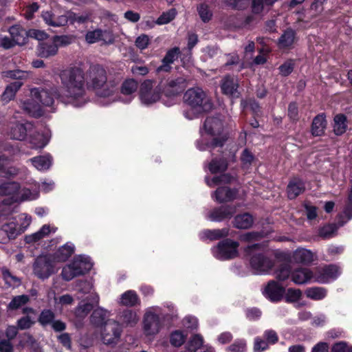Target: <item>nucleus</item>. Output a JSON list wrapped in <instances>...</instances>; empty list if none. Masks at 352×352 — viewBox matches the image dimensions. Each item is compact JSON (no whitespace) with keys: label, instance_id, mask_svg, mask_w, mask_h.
Instances as JSON below:
<instances>
[{"label":"nucleus","instance_id":"a878e982","mask_svg":"<svg viewBox=\"0 0 352 352\" xmlns=\"http://www.w3.org/2000/svg\"><path fill=\"white\" fill-rule=\"evenodd\" d=\"M305 189V186L303 181L299 178H294L287 185V196L290 199H295L302 193Z\"/></svg>","mask_w":352,"mask_h":352},{"label":"nucleus","instance_id":"7ed1b4c3","mask_svg":"<svg viewBox=\"0 0 352 352\" xmlns=\"http://www.w3.org/2000/svg\"><path fill=\"white\" fill-rule=\"evenodd\" d=\"M223 124L220 119L208 117L200 129L201 138L197 141V147L200 151L221 146L226 141L225 135H221Z\"/></svg>","mask_w":352,"mask_h":352},{"label":"nucleus","instance_id":"a18cd8bd","mask_svg":"<svg viewBox=\"0 0 352 352\" xmlns=\"http://www.w3.org/2000/svg\"><path fill=\"white\" fill-rule=\"evenodd\" d=\"M181 82L180 79L169 81L165 90V95L168 97H173L179 94L182 90L180 86Z\"/></svg>","mask_w":352,"mask_h":352},{"label":"nucleus","instance_id":"a19ab883","mask_svg":"<svg viewBox=\"0 0 352 352\" xmlns=\"http://www.w3.org/2000/svg\"><path fill=\"white\" fill-rule=\"evenodd\" d=\"M333 131L337 135L345 133L347 128L346 118L343 114H338L333 119Z\"/></svg>","mask_w":352,"mask_h":352},{"label":"nucleus","instance_id":"49530a36","mask_svg":"<svg viewBox=\"0 0 352 352\" xmlns=\"http://www.w3.org/2000/svg\"><path fill=\"white\" fill-rule=\"evenodd\" d=\"M30 300V298L27 295H19L14 296L8 305L10 310H16L27 304Z\"/></svg>","mask_w":352,"mask_h":352},{"label":"nucleus","instance_id":"864d4df0","mask_svg":"<svg viewBox=\"0 0 352 352\" xmlns=\"http://www.w3.org/2000/svg\"><path fill=\"white\" fill-rule=\"evenodd\" d=\"M55 318L54 313L50 309H43L38 318V322L43 327L51 324Z\"/></svg>","mask_w":352,"mask_h":352},{"label":"nucleus","instance_id":"7c9ffc66","mask_svg":"<svg viewBox=\"0 0 352 352\" xmlns=\"http://www.w3.org/2000/svg\"><path fill=\"white\" fill-rule=\"evenodd\" d=\"M253 223L254 217L248 212L237 214L233 220V226L237 229H248L252 227Z\"/></svg>","mask_w":352,"mask_h":352},{"label":"nucleus","instance_id":"f8f14e48","mask_svg":"<svg viewBox=\"0 0 352 352\" xmlns=\"http://www.w3.org/2000/svg\"><path fill=\"white\" fill-rule=\"evenodd\" d=\"M21 234L16 221L12 217L10 218L0 228V243H7Z\"/></svg>","mask_w":352,"mask_h":352},{"label":"nucleus","instance_id":"cd10ccee","mask_svg":"<svg viewBox=\"0 0 352 352\" xmlns=\"http://www.w3.org/2000/svg\"><path fill=\"white\" fill-rule=\"evenodd\" d=\"M32 165L39 171H46L52 165L53 159L50 154L40 155L31 158Z\"/></svg>","mask_w":352,"mask_h":352},{"label":"nucleus","instance_id":"de8ad7c7","mask_svg":"<svg viewBox=\"0 0 352 352\" xmlns=\"http://www.w3.org/2000/svg\"><path fill=\"white\" fill-rule=\"evenodd\" d=\"M12 39L16 44H22L25 40V30L19 25H13L9 29Z\"/></svg>","mask_w":352,"mask_h":352},{"label":"nucleus","instance_id":"2eb2a0df","mask_svg":"<svg viewBox=\"0 0 352 352\" xmlns=\"http://www.w3.org/2000/svg\"><path fill=\"white\" fill-rule=\"evenodd\" d=\"M99 302V296L96 294H90L86 296L74 309L76 317L79 318H85L93 309L94 305Z\"/></svg>","mask_w":352,"mask_h":352},{"label":"nucleus","instance_id":"13d9d810","mask_svg":"<svg viewBox=\"0 0 352 352\" xmlns=\"http://www.w3.org/2000/svg\"><path fill=\"white\" fill-rule=\"evenodd\" d=\"M28 73L25 71L16 69L8 70L2 72V76L6 78L12 79H24L28 78Z\"/></svg>","mask_w":352,"mask_h":352},{"label":"nucleus","instance_id":"09e8293b","mask_svg":"<svg viewBox=\"0 0 352 352\" xmlns=\"http://www.w3.org/2000/svg\"><path fill=\"white\" fill-rule=\"evenodd\" d=\"M10 160L4 156H0V176L7 177L16 174L14 169L9 166Z\"/></svg>","mask_w":352,"mask_h":352},{"label":"nucleus","instance_id":"f03ea898","mask_svg":"<svg viewBox=\"0 0 352 352\" xmlns=\"http://www.w3.org/2000/svg\"><path fill=\"white\" fill-rule=\"evenodd\" d=\"M84 76V84L87 83L89 87L95 90L96 94L100 98H112L111 102L116 100L113 97L118 90L119 79L113 78L107 74V70L100 65H93L86 72ZM85 87V85H84ZM86 90V89L85 88ZM85 96L87 94L85 93ZM87 97V96H86ZM88 99V98H87Z\"/></svg>","mask_w":352,"mask_h":352},{"label":"nucleus","instance_id":"393cba45","mask_svg":"<svg viewBox=\"0 0 352 352\" xmlns=\"http://www.w3.org/2000/svg\"><path fill=\"white\" fill-rule=\"evenodd\" d=\"M51 138V132L45 129L42 132H38L31 137L30 143L35 148H42L45 147Z\"/></svg>","mask_w":352,"mask_h":352},{"label":"nucleus","instance_id":"c9c22d12","mask_svg":"<svg viewBox=\"0 0 352 352\" xmlns=\"http://www.w3.org/2000/svg\"><path fill=\"white\" fill-rule=\"evenodd\" d=\"M109 316V311L102 307H98L93 311L90 320L91 323L94 325L103 327L105 322L109 320H107Z\"/></svg>","mask_w":352,"mask_h":352},{"label":"nucleus","instance_id":"603ef678","mask_svg":"<svg viewBox=\"0 0 352 352\" xmlns=\"http://www.w3.org/2000/svg\"><path fill=\"white\" fill-rule=\"evenodd\" d=\"M232 177L228 175V174H223L220 176H215L212 179H209L208 177H206V182L207 185L210 187H214L217 185L221 184H227L230 182Z\"/></svg>","mask_w":352,"mask_h":352},{"label":"nucleus","instance_id":"0eeeda50","mask_svg":"<svg viewBox=\"0 0 352 352\" xmlns=\"http://www.w3.org/2000/svg\"><path fill=\"white\" fill-rule=\"evenodd\" d=\"M139 96L142 104L152 105L161 100L162 87L155 80H145L140 85Z\"/></svg>","mask_w":352,"mask_h":352},{"label":"nucleus","instance_id":"423d86ee","mask_svg":"<svg viewBox=\"0 0 352 352\" xmlns=\"http://www.w3.org/2000/svg\"><path fill=\"white\" fill-rule=\"evenodd\" d=\"M247 255L250 256V265L254 274L267 272L273 267L272 260L265 256L260 250V245L254 244L245 249Z\"/></svg>","mask_w":352,"mask_h":352},{"label":"nucleus","instance_id":"9b49d317","mask_svg":"<svg viewBox=\"0 0 352 352\" xmlns=\"http://www.w3.org/2000/svg\"><path fill=\"white\" fill-rule=\"evenodd\" d=\"M122 333L120 324L115 320H108L101 329V339L104 344L114 345L118 343Z\"/></svg>","mask_w":352,"mask_h":352},{"label":"nucleus","instance_id":"b1692460","mask_svg":"<svg viewBox=\"0 0 352 352\" xmlns=\"http://www.w3.org/2000/svg\"><path fill=\"white\" fill-rule=\"evenodd\" d=\"M23 82L15 81L8 85L1 96V101L3 104H8L14 100L17 91L21 89Z\"/></svg>","mask_w":352,"mask_h":352},{"label":"nucleus","instance_id":"f704fd0d","mask_svg":"<svg viewBox=\"0 0 352 352\" xmlns=\"http://www.w3.org/2000/svg\"><path fill=\"white\" fill-rule=\"evenodd\" d=\"M327 126V121L324 114L316 116L311 124V133L314 136H320L324 133Z\"/></svg>","mask_w":352,"mask_h":352},{"label":"nucleus","instance_id":"79ce46f5","mask_svg":"<svg viewBox=\"0 0 352 352\" xmlns=\"http://www.w3.org/2000/svg\"><path fill=\"white\" fill-rule=\"evenodd\" d=\"M305 294L308 298L314 300H320L327 296V289L320 287L307 288Z\"/></svg>","mask_w":352,"mask_h":352},{"label":"nucleus","instance_id":"412c9836","mask_svg":"<svg viewBox=\"0 0 352 352\" xmlns=\"http://www.w3.org/2000/svg\"><path fill=\"white\" fill-rule=\"evenodd\" d=\"M238 80L236 78L226 76L223 79L221 87V90L224 94L230 96L232 97H238Z\"/></svg>","mask_w":352,"mask_h":352},{"label":"nucleus","instance_id":"a211bd4d","mask_svg":"<svg viewBox=\"0 0 352 352\" xmlns=\"http://www.w3.org/2000/svg\"><path fill=\"white\" fill-rule=\"evenodd\" d=\"M285 293L284 287L275 281H270L265 287L263 294L272 301L280 300Z\"/></svg>","mask_w":352,"mask_h":352},{"label":"nucleus","instance_id":"f257e3e1","mask_svg":"<svg viewBox=\"0 0 352 352\" xmlns=\"http://www.w3.org/2000/svg\"><path fill=\"white\" fill-rule=\"evenodd\" d=\"M63 86L61 92L56 87L50 89H30L31 96L36 98L42 106L53 104L54 98L65 104L79 107L87 102L84 87L83 71L78 67L63 70L60 74Z\"/></svg>","mask_w":352,"mask_h":352},{"label":"nucleus","instance_id":"6e6d98bb","mask_svg":"<svg viewBox=\"0 0 352 352\" xmlns=\"http://www.w3.org/2000/svg\"><path fill=\"white\" fill-rule=\"evenodd\" d=\"M209 170L212 173H217L226 170L227 163L224 160H213L208 165Z\"/></svg>","mask_w":352,"mask_h":352},{"label":"nucleus","instance_id":"338daca9","mask_svg":"<svg viewBox=\"0 0 352 352\" xmlns=\"http://www.w3.org/2000/svg\"><path fill=\"white\" fill-rule=\"evenodd\" d=\"M302 295V292L298 289H289L285 293V299L287 302H296Z\"/></svg>","mask_w":352,"mask_h":352},{"label":"nucleus","instance_id":"ea45409f","mask_svg":"<svg viewBox=\"0 0 352 352\" xmlns=\"http://www.w3.org/2000/svg\"><path fill=\"white\" fill-rule=\"evenodd\" d=\"M119 303L127 307H133L139 303V298L135 292L129 290L122 294Z\"/></svg>","mask_w":352,"mask_h":352},{"label":"nucleus","instance_id":"0e129e2a","mask_svg":"<svg viewBox=\"0 0 352 352\" xmlns=\"http://www.w3.org/2000/svg\"><path fill=\"white\" fill-rule=\"evenodd\" d=\"M268 342L261 337H256L254 342V351L263 352L269 348Z\"/></svg>","mask_w":352,"mask_h":352},{"label":"nucleus","instance_id":"473e14b6","mask_svg":"<svg viewBox=\"0 0 352 352\" xmlns=\"http://www.w3.org/2000/svg\"><path fill=\"white\" fill-rule=\"evenodd\" d=\"M74 252V246L72 243H66L58 248L52 256L54 258V261L64 262L68 259L69 257Z\"/></svg>","mask_w":352,"mask_h":352},{"label":"nucleus","instance_id":"6ab92c4d","mask_svg":"<svg viewBox=\"0 0 352 352\" xmlns=\"http://www.w3.org/2000/svg\"><path fill=\"white\" fill-rule=\"evenodd\" d=\"M22 109L34 117H39L43 114L41 104L36 99L30 96V98L26 99L21 102Z\"/></svg>","mask_w":352,"mask_h":352},{"label":"nucleus","instance_id":"e2e57ef3","mask_svg":"<svg viewBox=\"0 0 352 352\" xmlns=\"http://www.w3.org/2000/svg\"><path fill=\"white\" fill-rule=\"evenodd\" d=\"M52 38L55 43L57 45L58 47L59 46H67L71 44L74 41L73 36L68 35L54 36Z\"/></svg>","mask_w":352,"mask_h":352},{"label":"nucleus","instance_id":"774afa93","mask_svg":"<svg viewBox=\"0 0 352 352\" xmlns=\"http://www.w3.org/2000/svg\"><path fill=\"white\" fill-rule=\"evenodd\" d=\"M149 43V36L144 34L140 35L135 41V46L141 50L147 48Z\"/></svg>","mask_w":352,"mask_h":352},{"label":"nucleus","instance_id":"bf43d9fd","mask_svg":"<svg viewBox=\"0 0 352 352\" xmlns=\"http://www.w3.org/2000/svg\"><path fill=\"white\" fill-rule=\"evenodd\" d=\"M338 228V226L334 224L326 225L320 229L319 235L324 239L330 238L333 236Z\"/></svg>","mask_w":352,"mask_h":352},{"label":"nucleus","instance_id":"3c124183","mask_svg":"<svg viewBox=\"0 0 352 352\" xmlns=\"http://www.w3.org/2000/svg\"><path fill=\"white\" fill-rule=\"evenodd\" d=\"M138 87V83L134 79H127L122 85L121 92L124 95L130 96L135 93Z\"/></svg>","mask_w":352,"mask_h":352},{"label":"nucleus","instance_id":"c03bdc74","mask_svg":"<svg viewBox=\"0 0 352 352\" xmlns=\"http://www.w3.org/2000/svg\"><path fill=\"white\" fill-rule=\"evenodd\" d=\"M3 278L8 287H16L21 285V280L13 275L8 269H1Z\"/></svg>","mask_w":352,"mask_h":352},{"label":"nucleus","instance_id":"bb28decb","mask_svg":"<svg viewBox=\"0 0 352 352\" xmlns=\"http://www.w3.org/2000/svg\"><path fill=\"white\" fill-rule=\"evenodd\" d=\"M42 17L47 25L52 27H60L65 25L68 21L66 16H56L49 11L43 12Z\"/></svg>","mask_w":352,"mask_h":352},{"label":"nucleus","instance_id":"8fccbe9b","mask_svg":"<svg viewBox=\"0 0 352 352\" xmlns=\"http://www.w3.org/2000/svg\"><path fill=\"white\" fill-rule=\"evenodd\" d=\"M228 233L229 229L226 228L217 230H207L204 232L205 236L210 240H217L227 236Z\"/></svg>","mask_w":352,"mask_h":352},{"label":"nucleus","instance_id":"4be33fe9","mask_svg":"<svg viewBox=\"0 0 352 352\" xmlns=\"http://www.w3.org/2000/svg\"><path fill=\"white\" fill-rule=\"evenodd\" d=\"M179 54V48L177 47L168 50L162 59V65L157 67V72H168L171 68L170 65L178 58Z\"/></svg>","mask_w":352,"mask_h":352},{"label":"nucleus","instance_id":"1a4fd4ad","mask_svg":"<svg viewBox=\"0 0 352 352\" xmlns=\"http://www.w3.org/2000/svg\"><path fill=\"white\" fill-rule=\"evenodd\" d=\"M239 243L231 239H225L212 249L213 256L219 260H228L238 256Z\"/></svg>","mask_w":352,"mask_h":352},{"label":"nucleus","instance_id":"9d476101","mask_svg":"<svg viewBox=\"0 0 352 352\" xmlns=\"http://www.w3.org/2000/svg\"><path fill=\"white\" fill-rule=\"evenodd\" d=\"M159 307H153L148 308L144 315L143 329L144 333L147 336H154L159 333L162 322L157 314Z\"/></svg>","mask_w":352,"mask_h":352},{"label":"nucleus","instance_id":"c85d7f7f","mask_svg":"<svg viewBox=\"0 0 352 352\" xmlns=\"http://www.w3.org/2000/svg\"><path fill=\"white\" fill-rule=\"evenodd\" d=\"M56 230V228H52L49 225H44L42 228L37 232L26 235L25 237V241L28 243H33L39 241L45 237L49 236L51 232H55Z\"/></svg>","mask_w":352,"mask_h":352},{"label":"nucleus","instance_id":"680f3d73","mask_svg":"<svg viewBox=\"0 0 352 352\" xmlns=\"http://www.w3.org/2000/svg\"><path fill=\"white\" fill-rule=\"evenodd\" d=\"M186 336L180 331H175L170 336V343L175 346H179L184 342Z\"/></svg>","mask_w":352,"mask_h":352},{"label":"nucleus","instance_id":"dca6fc26","mask_svg":"<svg viewBox=\"0 0 352 352\" xmlns=\"http://www.w3.org/2000/svg\"><path fill=\"white\" fill-rule=\"evenodd\" d=\"M85 41L89 44L100 41H102L104 43H112L113 42V36L109 30L96 29L87 32Z\"/></svg>","mask_w":352,"mask_h":352},{"label":"nucleus","instance_id":"4c0bfd02","mask_svg":"<svg viewBox=\"0 0 352 352\" xmlns=\"http://www.w3.org/2000/svg\"><path fill=\"white\" fill-rule=\"evenodd\" d=\"M120 320L126 326L133 327L139 321V316L133 310L126 309L120 315Z\"/></svg>","mask_w":352,"mask_h":352},{"label":"nucleus","instance_id":"4d7b16f0","mask_svg":"<svg viewBox=\"0 0 352 352\" xmlns=\"http://www.w3.org/2000/svg\"><path fill=\"white\" fill-rule=\"evenodd\" d=\"M177 14L175 9H170L167 12H163L157 19L155 23L157 25H164L170 22L175 19Z\"/></svg>","mask_w":352,"mask_h":352},{"label":"nucleus","instance_id":"052dcab7","mask_svg":"<svg viewBox=\"0 0 352 352\" xmlns=\"http://www.w3.org/2000/svg\"><path fill=\"white\" fill-rule=\"evenodd\" d=\"M246 351V342L244 340H236L227 348L228 352H245Z\"/></svg>","mask_w":352,"mask_h":352},{"label":"nucleus","instance_id":"c756f323","mask_svg":"<svg viewBox=\"0 0 352 352\" xmlns=\"http://www.w3.org/2000/svg\"><path fill=\"white\" fill-rule=\"evenodd\" d=\"M314 278L312 272L307 268H300L292 274V280L296 284H304Z\"/></svg>","mask_w":352,"mask_h":352},{"label":"nucleus","instance_id":"4468645a","mask_svg":"<svg viewBox=\"0 0 352 352\" xmlns=\"http://www.w3.org/2000/svg\"><path fill=\"white\" fill-rule=\"evenodd\" d=\"M340 274V269L337 265H327L318 270L314 281L322 284L327 283L337 278Z\"/></svg>","mask_w":352,"mask_h":352},{"label":"nucleus","instance_id":"5fc2aeb1","mask_svg":"<svg viewBox=\"0 0 352 352\" xmlns=\"http://www.w3.org/2000/svg\"><path fill=\"white\" fill-rule=\"evenodd\" d=\"M12 218L16 221L21 233L27 229L31 223V217L27 214H21Z\"/></svg>","mask_w":352,"mask_h":352},{"label":"nucleus","instance_id":"20e7f679","mask_svg":"<svg viewBox=\"0 0 352 352\" xmlns=\"http://www.w3.org/2000/svg\"><path fill=\"white\" fill-rule=\"evenodd\" d=\"M184 102L196 113L209 111L213 107L210 98L199 87L188 89L184 94Z\"/></svg>","mask_w":352,"mask_h":352},{"label":"nucleus","instance_id":"f3484780","mask_svg":"<svg viewBox=\"0 0 352 352\" xmlns=\"http://www.w3.org/2000/svg\"><path fill=\"white\" fill-rule=\"evenodd\" d=\"M236 212V208L227 206L217 208L211 210L207 215V219L212 221L220 222L226 219H230Z\"/></svg>","mask_w":352,"mask_h":352},{"label":"nucleus","instance_id":"72a5a7b5","mask_svg":"<svg viewBox=\"0 0 352 352\" xmlns=\"http://www.w3.org/2000/svg\"><path fill=\"white\" fill-rule=\"evenodd\" d=\"M38 195L39 191L37 186L30 189L26 187L21 188L19 186V190L17 195V203L36 199L38 197Z\"/></svg>","mask_w":352,"mask_h":352},{"label":"nucleus","instance_id":"37998d69","mask_svg":"<svg viewBox=\"0 0 352 352\" xmlns=\"http://www.w3.org/2000/svg\"><path fill=\"white\" fill-rule=\"evenodd\" d=\"M27 131L28 128L25 124L17 123L11 128L10 135L12 139L23 140L26 137Z\"/></svg>","mask_w":352,"mask_h":352},{"label":"nucleus","instance_id":"5701e85b","mask_svg":"<svg viewBox=\"0 0 352 352\" xmlns=\"http://www.w3.org/2000/svg\"><path fill=\"white\" fill-rule=\"evenodd\" d=\"M37 52L38 56L43 58H48L54 56L58 52V46L52 38L46 42L39 43Z\"/></svg>","mask_w":352,"mask_h":352},{"label":"nucleus","instance_id":"69168bd1","mask_svg":"<svg viewBox=\"0 0 352 352\" xmlns=\"http://www.w3.org/2000/svg\"><path fill=\"white\" fill-rule=\"evenodd\" d=\"M34 324V320L30 316L21 318L17 321V328L24 330L30 328Z\"/></svg>","mask_w":352,"mask_h":352},{"label":"nucleus","instance_id":"6e6552de","mask_svg":"<svg viewBox=\"0 0 352 352\" xmlns=\"http://www.w3.org/2000/svg\"><path fill=\"white\" fill-rule=\"evenodd\" d=\"M33 274L41 280H45L58 271L52 255H42L37 257L32 266Z\"/></svg>","mask_w":352,"mask_h":352},{"label":"nucleus","instance_id":"ddd939ff","mask_svg":"<svg viewBox=\"0 0 352 352\" xmlns=\"http://www.w3.org/2000/svg\"><path fill=\"white\" fill-rule=\"evenodd\" d=\"M19 184L15 182H4L0 185V197H4L6 204L17 203Z\"/></svg>","mask_w":352,"mask_h":352},{"label":"nucleus","instance_id":"aec40b11","mask_svg":"<svg viewBox=\"0 0 352 352\" xmlns=\"http://www.w3.org/2000/svg\"><path fill=\"white\" fill-rule=\"evenodd\" d=\"M237 191L228 187H219L213 193L212 197L219 203L229 202L234 200Z\"/></svg>","mask_w":352,"mask_h":352},{"label":"nucleus","instance_id":"e433bc0d","mask_svg":"<svg viewBox=\"0 0 352 352\" xmlns=\"http://www.w3.org/2000/svg\"><path fill=\"white\" fill-rule=\"evenodd\" d=\"M293 258L297 263L308 264L314 261L315 255L309 250L300 248L294 252Z\"/></svg>","mask_w":352,"mask_h":352},{"label":"nucleus","instance_id":"58836bf2","mask_svg":"<svg viewBox=\"0 0 352 352\" xmlns=\"http://www.w3.org/2000/svg\"><path fill=\"white\" fill-rule=\"evenodd\" d=\"M197 12L203 23H208L213 16V12L208 3L204 2L197 6Z\"/></svg>","mask_w":352,"mask_h":352},{"label":"nucleus","instance_id":"2f4dec72","mask_svg":"<svg viewBox=\"0 0 352 352\" xmlns=\"http://www.w3.org/2000/svg\"><path fill=\"white\" fill-rule=\"evenodd\" d=\"M296 41V32L292 29H287L278 38V45L280 49L290 48Z\"/></svg>","mask_w":352,"mask_h":352},{"label":"nucleus","instance_id":"39448f33","mask_svg":"<svg viewBox=\"0 0 352 352\" xmlns=\"http://www.w3.org/2000/svg\"><path fill=\"white\" fill-rule=\"evenodd\" d=\"M90 258L84 255L76 256L68 265H65L61 272L62 278L67 280H71L74 277L84 274L92 267Z\"/></svg>","mask_w":352,"mask_h":352}]
</instances>
